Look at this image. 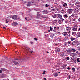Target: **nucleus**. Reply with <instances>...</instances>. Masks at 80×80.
I'll return each mask as SVG.
<instances>
[{
  "mask_svg": "<svg viewBox=\"0 0 80 80\" xmlns=\"http://www.w3.org/2000/svg\"><path fill=\"white\" fill-rule=\"evenodd\" d=\"M10 18H12L15 20L18 19V16L16 15H12L10 16Z\"/></svg>",
  "mask_w": 80,
  "mask_h": 80,
  "instance_id": "obj_1",
  "label": "nucleus"
},
{
  "mask_svg": "<svg viewBox=\"0 0 80 80\" xmlns=\"http://www.w3.org/2000/svg\"><path fill=\"white\" fill-rule=\"evenodd\" d=\"M41 16H42V14H38L36 18L38 19L39 18H41Z\"/></svg>",
  "mask_w": 80,
  "mask_h": 80,
  "instance_id": "obj_2",
  "label": "nucleus"
},
{
  "mask_svg": "<svg viewBox=\"0 0 80 80\" xmlns=\"http://www.w3.org/2000/svg\"><path fill=\"white\" fill-rule=\"evenodd\" d=\"M66 31H69V30H71L72 28L70 27H68L66 28Z\"/></svg>",
  "mask_w": 80,
  "mask_h": 80,
  "instance_id": "obj_3",
  "label": "nucleus"
},
{
  "mask_svg": "<svg viewBox=\"0 0 80 80\" xmlns=\"http://www.w3.org/2000/svg\"><path fill=\"white\" fill-rule=\"evenodd\" d=\"M74 12L77 13H78V12H79V9H78V8L75 9L74 10Z\"/></svg>",
  "mask_w": 80,
  "mask_h": 80,
  "instance_id": "obj_4",
  "label": "nucleus"
},
{
  "mask_svg": "<svg viewBox=\"0 0 80 80\" xmlns=\"http://www.w3.org/2000/svg\"><path fill=\"white\" fill-rule=\"evenodd\" d=\"M62 15L60 14H58L57 15V18H62Z\"/></svg>",
  "mask_w": 80,
  "mask_h": 80,
  "instance_id": "obj_5",
  "label": "nucleus"
},
{
  "mask_svg": "<svg viewBox=\"0 0 80 80\" xmlns=\"http://www.w3.org/2000/svg\"><path fill=\"white\" fill-rule=\"evenodd\" d=\"M53 74L54 76L55 77H58V72H54V73Z\"/></svg>",
  "mask_w": 80,
  "mask_h": 80,
  "instance_id": "obj_6",
  "label": "nucleus"
},
{
  "mask_svg": "<svg viewBox=\"0 0 80 80\" xmlns=\"http://www.w3.org/2000/svg\"><path fill=\"white\" fill-rule=\"evenodd\" d=\"M70 55L71 56H72V57H76L77 54H76V53H72L70 54Z\"/></svg>",
  "mask_w": 80,
  "mask_h": 80,
  "instance_id": "obj_7",
  "label": "nucleus"
},
{
  "mask_svg": "<svg viewBox=\"0 0 80 80\" xmlns=\"http://www.w3.org/2000/svg\"><path fill=\"white\" fill-rule=\"evenodd\" d=\"M42 12L43 13V14H48V11H47V10H46L43 11H42Z\"/></svg>",
  "mask_w": 80,
  "mask_h": 80,
  "instance_id": "obj_8",
  "label": "nucleus"
},
{
  "mask_svg": "<svg viewBox=\"0 0 80 80\" xmlns=\"http://www.w3.org/2000/svg\"><path fill=\"white\" fill-rule=\"evenodd\" d=\"M18 25V23L16 22H14L12 23L13 26H16Z\"/></svg>",
  "mask_w": 80,
  "mask_h": 80,
  "instance_id": "obj_9",
  "label": "nucleus"
},
{
  "mask_svg": "<svg viewBox=\"0 0 80 80\" xmlns=\"http://www.w3.org/2000/svg\"><path fill=\"white\" fill-rule=\"evenodd\" d=\"M63 7H65L67 8V4L66 3H65L62 6Z\"/></svg>",
  "mask_w": 80,
  "mask_h": 80,
  "instance_id": "obj_10",
  "label": "nucleus"
},
{
  "mask_svg": "<svg viewBox=\"0 0 80 80\" xmlns=\"http://www.w3.org/2000/svg\"><path fill=\"white\" fill-rule=\"evenodd\" d=\"M68 53H72V49H68L67 51Z\"/></svg>",
  "mask_w": 80,
  "mask_h": 80,
  "instance_id": "obj_11",
  "label": "nucleus"
},
{
  "mask_svg": "<svg viewBox=\"0 0 80 80\" xmlns=\"http://www.w3.org/2000/svg\"><path fill=\"white\" fill-rule=\"evenodd\" d=\"M56 51L58 52H60V49L58 48H56Z\"/></svg>",
  "mask_w": 80,
  "mask_h": 80,
  "instance_id": "obj_12",
  "label": "nucleus"
},
{
  "mask_svg": "<svg viewBox=\"0 0 80 80\" xmlns=\"http://www.w3.org/2000/svg\"><path fill=\"white\" fill-rule=\"evenodd\" d=\"M41 18H48V16H45L44 15H41Z\"/></svg>",
  "mask_w": 80,
  "mask_h": 80,
  "instance_id": "obj_13",
  "label": "nucleus"
},
{
  "mask_svg": "<svg viewBox=\"0 0 80 80\" xmlns=\"http://www.w3.org/2000/svg\"><path fill=\"white\" fill-rule=\"evenodd\" d=\"M73 31H77V28H72Z\"/></svg>",
  "mask_w": 80,
  "mask_h": 80,
  "instance_id": "obj_14",
  "label": "nucleus"
},
{
  "mask_svg": "<svg viewBox=\"0 0 80 80\" xmlns=\"http://www.w3.org/2000/svg\"><path fill=\"white\" fill-rule=\"evenodd\" d=\"M72 52H76V50L74 48L71 49Z\"/></svg>",
  "mask_w": 80,
  "mask_h": 80,
  "instance_id": "obj_15",
  "label": "nucleus"
},
{
  "mask_svg": "<svg viewBox=\"0 0 80 80\" xmlns=\"http://www.w3.org/2000/svg\"><path fill=\"white\" fill-rule=\"evenodd\" d=\"M72 9H68V12L69 14H71L72 13Z\"/></svg>",
  "mask_w": 80,
  "mask_h": 80,
  "instance_id": "obj_16",
  "label": "nucleus"
},
{
  "mask_svg": "<svg viewBox=\"0 0 80 80\" xmlns=\"http://www.w3.org/2000/svg\"><path fill=\"white\" fill-rule=\"evenodd\" d=\"M13 63H14V64L15 65H18V62H17L16 61H14L13 62Z\"/></svg>",
  "mask_w": 80,
  "mask_h": 80,
  "instance_id": "obj_17",
  "label": "nucleus"
},
{
  "mask_svg": "<svg viewBox=\"0 0 80 80\" xmlns=\"http://www.w3.org/2000/svg\"><path fill=\"white\" fill-rule=\"evenodd\" d=\"M63 35L64 36H66V35H67V32H64L63 33Z\"/></svg>",
  "mask_w": 80,
  "mask_h": 80,
  "instance_id": "obj_18",
  "label": "nucleus"
},
{
  "mask_svg": "<svg viewBox=\"0 0 80 80\" xmlns=\"http://www.w3.org/2000/svg\"><path fill=\"white\" fill-rule=\"evenodd\" d=\"M76 34V32H72V35L73 36H75V34Z\"/></svg>",
  "mask_w": 80,
  "mask_h": 80,
  "instance_id": "obj_19",
  "label": "nucleus"
},
{
  "mask_svg": "<svg viewBox=\"0 0 80 80\" xmlns=\"http://www.w3.org/2000/svg\"><path fill=\"white\" fill-rule=\"evenodd\" d=\"M70 39L71 41H73V40H75V38H71Z\"/></svg>",
  "mask_w": 80,
  "mask_h": 80,
  "instance_id": "obj_20",
  "label": "nucleus"
},
{
  "mask_svg": "<svg viewBox=\"0 0 80 80\" xmlns=\"http://www.w3.org/2000/svg\"><path fill=\"white\" fill-rule=\"evenodd\" d=\"M77 35H78V37H80V32H78L77 34Z\"/></svg>",
  "mask_w": 80,
  "mask_h": 80,
  "instance_id": "obj_21",
  "label": "nucleus"
},
{
  "mask_svg": "<svg viewBox=\"0 0 80 80\" xmlns=\"http://www.w3.org/2000/svg\"><path fill=\"white\" fill-rule=\"evenodd\" d=\"M72 72H75V69L74 68H72Z\"/></svg>",
  "mask_w": 80,
  "mask_h": 80,
  "instance_id": "obj_22",
  "label": "nucleus"
},
{
  "mask_svg": "<svg viewBox=\"0 0 80 80\" xmlns=\"http://www.w3.org/2000/svg\"><path fill=\"white\" fill-rule=\"evenodd\" d=\"M54 35H55L54 34H52L50 36V37H51V38H53V37L54 36Z\"/></svg>",
  "mask_w": 80,
  "mask_h": 80,
  "instance_id": "obj_23",
  "label": "nucleus"
},
{
  "mask_svg": "<svg viewBox=\"0 0 80 80\" xmlns=\"http://www.w3.org/2000/svg\"><path fill=\"white\" fill-rule=\"evenodd\" d=\"M77 61L78 62H80V58H77Z\"/></svg>",
  "mask_w": 80,
  "mask_h": 80,
  "instance_id": "obj_24",
  "label": "nucleus"
},
{
  "mask_svg": "<svg viewBox=\"0 0 80 80\" xmlns=\"http://www.w3.org/2000/svg\"><path fill=\"white\" fill-rule=\"evenodd\" d=\"M64 17L66 18H68V15L67 14H65L64 15Z\"/></svg>",
  "mask_w": 80,
  "mask_h": 80,
  "instance_id": "obj_25",
  "label": "nucleus"
},
{
  "mask_svg": "<svg viewBox=\"0 0 80 80\" xmlns=\"http://www.w3.org/2000/svg\"><path fill=\"white\" fill-rule=\"evenodd\" d=\"M52 17H53V18H56V15H52Z\"/></svg>",
  "mask_w": 80,
  "mask_h": 80,
  "instance_id": "obj_26",
  "label": "nucleus"
},
{
  "mask_svg": "<svg viewBox=\"0 0 80 80\" xmlns=\"http://www.w3.org/2000/svg\"><path fill=\"white\" fill-rule=\"evenodd\" d=\"M80 2H79L78 1L76 3V5H78V4H80Z\"/></svg>",
  "mask_w": 80,
  "mask_h": 80,
  "instance_id": "obj_27",
  "label": "nucleus"
},
{
  "mask_svg": "<svg viewBox=\"0 0 80 80\" xmlns=\"http://www.w3.org/2000/svg\"><path fill=\"white\" fill-rule=\"evenodd\" d=\"M30 53H31V54H33V53H34V52L33 51H30Z\"/></svg>",
  "mask_w": 80,
  "mask_h": 80,
  "instance_id": "obj_28",
  "label": "nucleus"
},
{
  "mask_svg": "<svg viewBox=\"0 0 80 80\" xmlns=\"http://www.w3.org/2000/svg\"><path fill=\"white\" fill-rule=\"evenodd\" d=\"M61 11H62L61 13H63L65 12V11L63 10H61Z\"/></svg>",
  "mask_w": 80,
  "mask_h": 80,
  "instance_id": "obj_29",
  "label": "nucleus"
},
{
  "mask_svg": "<svg viewBox=\"0 0 80 80\" xmlns=\"http://www.w3.org/2000/svg\"><path fill=\"white\" fill-rule=\"evenodd\" d=\"M8 23V19H6V23Z\"/></svg>",
  "mask_w": 80,
  "mask_h": 80,
  "instance_id": "obj_30",
  "label": "nucleus"
},
{
  "mask_svg": "<svg viewBox=\"0 0 80 80\" xmlns=\"http://www.w3.org/2000/svg\"><path fill=\"white\" fill-rule=\"evenodd\" d=\"M45 72H46V71L44 70L43 72V73H42V74H43V75H45Z\"/></svg>",
  "mask_w": 80,
  "mask_h": 80,
  "instance_id": "obj_31",
  "label": "nucleus"
},
{
  "mask_svg": "<svg viewBox=\"0 0 80 80\" xmlns=\"http://www.w3.org/2000/svg\"><path fill=\"white\" fill-rule=\"evenodd\" d=\"M31 5V3H28V4L27 5L28 6V7H30V6Z\"/></svg>",
  "mask_w": 80,
  "mask_h": 80,
  "instance_id": "obj_32",
  "label": "nucleus"
},
{
  "mask_svg": "<svg viewBox=\"0 0 80 80\" xmlns=\"http://www.w3.org/2000/svg\"><path fill=\"white\" fill-rule=\"evenodd\" d=\"M73 42V43H77V40L74 41Z\"/></svg>",
  "mask_w": 80,
  "mask_h": 80,
  "instance_id": "obj_33",
  "label": "nucleus"
},
{
  "mask_svg": "<svg viewBox=\"0 0 80 80\" xmlns=\"http://www.w3.org/2000/svg\"><path fill=\"white\" fill-rule=\"evenodd\" d=\"M74 16H75V14L74 13L72 14V15H71V17H73Z\"/></svg>",
  "mask_w": 80,
  "mask_h": 80,
  "instance_id": "obj_34",
  "label": "nucleus"
},
{
  "mask_svg": "<svg viewBox=\"0 0 80 80\" xmlns=\"http://www.w3.org/2000/svg\"><path fill=\"white\" fill-rule=\"evenodd\" d=\"M68 44H70L71 43H72V42L69 41H68Z\"/></svg>",
  "mask_w": 80,
  "mask_h": 80,
  "instance_id": "obj_35",
  "label": "nucleus"
},
{
  "mask_svg": "<svg viewBox=\"0 0 80 80\" xmlns=\"http://www.w3.org/2000/svg\"><path fill=\"white\" fill-rule=\"evenodd\" d=\"M26 49L27 50H30V48H29L27 47L26 48Z\"/></svg>",
  "mask_w": 80,
  "mask_h": 80,
  "instance_id": "obj_36",
  "label": "nucleus"
},
{
  "mask_svg": "<svg viewBox=\"0 0 80 80\" xmlns=\"http://www.w3.org/2000/svg\"><path fill=\"white\" fill-rule=\"evenodd\" d=\"M67 60H69V59H70V58L69 57H67L66 58Z\"/></svg>",
  "mask_w": 80,
  "mask_h": 80,
  "instance_id": "obj_37",
  "label": "nucleus"
},
{
  "mask_svg": "<svg viewBox=\"0 0 80 80\" xmlns=\"http://www.w3.org/2000/svg\"><path fill=\"white\" fill-rule=\"evenodd\" d=\"M47 5H48L47 4H46L45 5V7H48V6H49V5H48V6H47Z\"/></svg>",
  "mask_w": 80,
  "mask_h": 80,
  "instance_id": "obj_38",
  "label": "nucleus"
},
{
  "mask_svg": "<svg viewBox=\"0 0 80 80\" xmlns=\"http://www.w3.org/2000/svg\"><path fill=\"white\" fill-rule=\"evenodd\" d=\"M50 31H52V27H50Z\"/></svg>",
  "mask_w": 80,
  "mask_h": 80,
  "instance_id": "obj_39",
  "label": "nucleus"
},
{
  "mask_svg": "<svg viewBox=\"0 0 80 80\" xmlns=\"http://www.w3.org/2000/svg\"><path fill=\"white\" fill-rule=\"evenodd\" d=\"M35 40H36V41H37L38 40V39L36 38H34Z\"/></svg>",
  "mask_w": 80,
  "mask_h": 80,
  "instance_id": "obj_40",
  "label": "nucleus"
},
{
  "mask_svg": "<svg viewBox=\"0 0 80 80\" xmlns=\"http://www.w3.org/2000/svg\"><path fill=\"white\" fill-rule=\"evenodd\" d=\"M53 32H56L57 30L56 29H54L53 30Z\"/></svg>",
  "mask_w": 80,
  "mask_h": 80,
  "instance_id": "obj_41",
  "label": "nucleus"
},
{
  "mask_svg": "<svg viewBox=\"0 0 80 80\" xmlns=\"http://www.w3.org/2000/svg\"><path fill=\"white\" fill-rule=\"evenodd\" d=\"M63 68H64V70H65V69H66V68L65 67L63 66Z\"/></svg>",
  "mask_w": 80,
  "mask_h": 80,
  "instance_id": "obj_42",
  "label": "nucleus"
},
{
  "mask_svg": "<svg viewBox=\"0 0 80 80\" xmlns=\"http://www.w3.org/2000/svg\"><path fill=\"white\" fill-rule=\"evenodd\" d=\"M54 29H56V28H57V27H54Z\"/></svg>",
  "mask_w": 80,
  "mask_h": 80,
  "instance_id": "obj_43",
  "label": "nucleus"
},
{
  "mask_svg": "<svg viewBox=\"0 0 80 80\" xmlns=\"http://www.w3.org/2000/svg\"><path fill=\"white\" fill-rule=\"evenodd\" d=\"M70 77H71V76L70 75L69 76V78H68L69 79H70Z\"/></svg>",
  "mask_w": 80,
  "mask_h": 80,
  "instance_id": "obj_44",
  "label": "nucleus"
},
{
  "mask_svg": "<svg viewBox=\"0 0 80 80\" xmlns=\"http://www.w3.org/2000/svg\"><path fill=\"white\" fill-rule=\"evenodd\" d=\"M3 28L4 29H5L6 30V28H5V27H3Z\"/></svg>",
  "mask_w": 80,
  "mask_h": 80,
  "instance_id": "obj_45",
  "label": "nucleus"
},
{
  "mask_svg": "<svg viewBox=\"0 0 80 80\" xmlns=\"http://www.w3.org/2000/svg\"><path fill=\"white\" fill-rule=\"evenodd\" d=\"M2 70H0V73H2Z\"/></svg>",
  "mask_w": 80,
  "mask_h": 80,
  "instance_id": "obj_46",
  "label": "nucleus"
},
{
  "mask_svg": "<svg viewBox=\"0 0 80 80\" xmlns=\"http://www.w3.org/2000/svg\"><path fill=\"white\" fill-rule=\"evenodd\" d=\"M68 70H70V68L69 67H68Z\"/></svg>",
  "mask_w": 80,
  "mask_h": 80,
  "instance_id": "obj_47",
  "label": "nucleus"
},
{
  "mask_svg": "<svg viewBox=\"0 0 80 80\" xmlns=\"http://www.w3.org/2000/svg\"><path fill=\"white\" fill-rule=\"evenodd\" d=\"M25 19H26V20H27V18H25Z\"/></svg>",
  "mask_w": 80,
  "mask_h": 80,
  "instance_id": "obj_48",
  "label": "nucleus"
},
{
  "mask_svg": "<svg viewBox=\"0 0 80 80\" xmlns=\"http://www.w3.org/2000/svg\"><path fill=\"white\" fill-rule=\"evenodd\" d=\"M67 64H66L65 65H64V67H66V66H67Z\"/></svg>",
  "mask_w": 80,
  "mask_h": 80,
  "instance_id": "obj_49",
  "label": "nucleus"
},
{
  "mask_svg": "<svg viewBox=\"0 0 80 80\" xmlns=\"http://www.w3.org/2000/svg\"><path fill=\"white\" fill-rule=\"evenodd\" d=\"M68 33H70V31H69L68 32Z\"/></svg>",
  "mask_w": 80,
  "mask_h": 80,
  "instance_id": "obj_50",
  "label": "nucleus"
},
{
  "mask_svg": "<svg viewBox=\"0 0 80 80\" xmlns=\"http://www.w3.org/2000/svg\"><path fill=\"white\" fill-rule=\"evenodd\" d=\"M44 80H47V79H46V78H44Z\"/></svg>",
  "mask_w": 80,
  "mask_h": 80,
  "instance_id": "obj_51",
  "label": "nucleus"
},
{
  "mask_svg": "<svg viewBox=\"0 0 80 80\" xmlns=\"http://www.w3.org/2000/svg\"><path fill=\"white\" fill-rule=\"evenodd\" d=\"M58 28V29H59V28H59V27H58V28Z\"/></svg>",
  "mask_w": 80,
  "mask_h": 80,
  "instance_id": "obj_52",
  "label": "nucleus"
},
{
  "mask_svg": "<svg viewBox=\"0 0 80 80\" xmlns=\"http://www.w3.org/2000/svg\"><path fill=\"white\" fill-rule=\"evenodd\" d=\"M57 45H58V44H55V45L56 46H57Z\"/></svg>",
  "mask_w": 80,
  "mask_h": 80,
  "instance_id": "obj_53",
  "label": "nucleus"
},
{
  "mask_svg": "<svg viewBox=\"0 0 80 80\" xmlns=\"http://www.w3.org/2000/svg\"><path fill=\"white\" fill-rule=\"evenodd\" d=\"M50 32V30H49L48 31V32Z\"/></svg>",
  "mask_w": 80,
  "mask_h": 80,
  "instance_id": "obj_54",
  "label": "nucleus"
},
{
  "mask_svg": "<svg viewBox=\"0 0 80 80\" xmlns=\"http://www.w3.org/2000/svg\"><path fill=\"white\" fill-rule=\"evenodd\" d=\"M31 44H32V43H33V42H31Z\"/></svg>",
  "mask_w": 80,
  "mask_h": 80,
  "instance_id": "obj_55",
  "label": "nucleus"
},
{
  "mask_svg": "<svg viewBox=\"0 0 80 80\" xmlns=\"http://www.w3.org/2000/svg\"><path fill=\"white\" fill-rule=\"evenodd\" d=\"M49 53V52H48V51L47 52V53Z\"/></svg>",
  "mask_w": 80,
  "mask_h": 80,
  "instance_id": "obj_56",
  "label": "nucleus"
},
{
  "mask_svg": "<svg viewBox=\"0 0 80 80\" xmlns=\"http://www.w3.org/2000/svg\"><path fill=\"white\" fill-rule=\"evenodd\" d=\"M70 35H68V37H70Z\"/></svg>",
  "mask_w": 80,
  "mask_h": 80,
  "instance_id": "obj_57",
  "label": "nucleus"
},
{
  "mask_svg": "<svg viewBox=\"0 0 80 80\" xmlns=\"http://www.w3.org/2000/svg\"><path fill=\"white\" fill-rule=\"evenodd\" d=\"M78 51H77L76 53H78Z\"/></svg>",
  "mask_w": 80,
  "mask_h": 80,
  "instance_id": "obj_58",
  "label": "nucleus"
},
{
  "mask_svg": "<svg viewBox=\"0 0 80 80\" xmlns=\"http://www.w3.org/2000/svg\"><path fill=\"white\" fill-rule=\"evenodd\" d=\"M73 21H75V19H73Z\"/></svg>",
  "mask_w": 80,
  "mask_h": 80,
  "instance_id": "obj_59",
  "label": "nucleus"
},
{
  "mask_svg": "<svg viewBox=\"0 0 80 80\" xmlns=\"http://www.w3.org/2000/svg\"><path fill=\"white\" fill-rule=\"evenodd\" d=\"M58 73H60V72H58Z\"/></svg>",
  "mask_w": 80,
  "mask_h": 80,
  "instance_id": "obj_60",
  "label": "nucleus"
},
{
  "mask_svg": "<svg viewBox=\"0 0 80 80\" xmlns=\"http://www.w3.org/2000/svg\"><path fill=\"white\" fill-rule=\"evenodd\" d=\"M74 0V1H76V0Z\"/></svg>",
  "mask_w": 80,
  "mask_h": 80,
  "instance_id": "obj_61",
  "label": "nucleus"
},
{
  "mask_svg": "<svg viewBox=\"0 0 80 80\" xmlns=\"http://www.w3.org/2000/svg\"><path fill=\"white\" fill-rule=\"evenodd\" d=\"M79 30H80V28H79Z\"/></svg>",
  "mask_w": 80,
  "mask_h": 80,
  "instance_id": "obj_62",
  "label": "nucleus"
},
{
  "mask_svg": "<svg viewBox=\"0 0 80 80\" xmlns=\"http://www.w3.org/2000/svg\"><path fill=\"white\" fill-rule=\"evenodd\" d=\"M37 13H38V14L39 13H38V12H37Z\"/></svg>",
  "mask_w": 80,
  "mask_h": 80,
  "instance_id": "obj_63",
  "label": "nucleus"
},
{
  "mask_svg": "<svg viewBox=\"0 0 80 80\" xmlns=\"http://www.w3.org/2000/svg\"><path fill=\"white\" fill-rule=\"evenodd\" d=\"M17 60H18V59H16Z\"/></svg>",
  "mask_w": 80,
  "mask_h": 80,
  "instance_id": "obj_64",
  "label": "nucleus"
}]
</instances>
